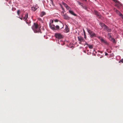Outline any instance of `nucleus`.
<instances>
[{"label": "nucleus", "mask_w": 123, "mask_h": 123, "mask_svg": "<svg viewBox=\"0 0 123 123\" xmlns=\"http://www.w3.org/2000/svg\"><path fill=\"white\" fill-rule=\"evenodd\" d=\"M32 28L35 33L40 32V30L38 28V25L37 24L34 23Z\"/></svg>", "instance_id": "obj_1"}, {"label": "nucleus", "mask_w": 123, "mask_h": 123, "mask_svg": "<svg viewBox=\"0 0 123 123\" xmlns=\"http://www.w3.org/2000/svg\"><path fill=\"white\" fill-rule=\"evenodd\" d=\"M28 13H27L25 15V16L23 17V19L25 21L26 23L28 24L29 26H31V25L30 23L31 21H29L28 22V20L27 19L28 18Z\"/></svg>", "instance_id": "obj_2"}, {"label": "nucleus", "mask_w": 123, "mask_h": 123, "mask_svg": "<svg viewBox=\"0 0 123 123\" xmlns=\"http://www.w3.org/2000/svg\"><path fill=\"white\" fill-rule=\"evenodd\" d=\"M87 31L90 35L91 37H96V35L93 32L88 29H87Z\"/></svg>", "instance_id": "obj_3"}, {"label": "nucleus", "mask_w": 123, "mask_h": 123, "mask_svg": "<svg viewBox=\"0 0 123 123\" xmlns=\"http://www.w3.org/2000/svg\"><path fill=\"white\" fill-rule=\"evenodd\" d=\"M55 37L58 39H60L62 38L63 37L61 34L60 33H55Z\"/></svg>", "instance_id": "obj_4"}, {"label": "nucleus", "mask_w": 123, "mask_h": 123, "mask_svg": "<svg viewBox=\"0 0 123 123\" xmlns=\"http://www.w3.org/2000/svg\"><path fill=\"white\" fill-rule=\"evenodd\" d=\"M98 38L103 43L106 44H108L107 41L103 38L102 37H98Z\"/></svg>", "instance_id": "obj_5"}, {"label": "nucleus", "mask_w": 123, "mask_h": 123, "mask_svg": "<svg viewBox=\"0 0 123 123\" xmlns=\"http://www.w3.org/2000/svg\"><path fill=\"white\" fill-rule=\"evenodd\" d=\"M114 10L115 11H116L117 14L120 16H121L122 18L123 19V15L119 11L117 10L116 9H114Z\"/></svg>", "instance_id": "obj_6"}, {"label": "nucleus", "mask_w": 123, "mask_h": 123, "mask_svg": "<svg viewBox=\"0 0 123 123\" xmlns=\"http://www.w3.org/2000/svg\"><path fill=\"white\" fill-rule=\"evenodd\" d=\"M104 29L106 30L108 32H111V29L108 27L107 26H105Z\"/></svg>", "instance_id": "obj_7"}, {"label": "nucleus", "mask_w": 123, "mask_h": 123, "mask_svg": "<svg viewBox=\"0 0 123 123\" xmlns=\"http://www.w3.org/2000/svg\"><path fill=\"white\" fill-rule=\"evenodd\" d=\"M68 11L72 15L76 16H77V14H75L73 11L69 10Z\"/></svg>", "instance_id": "obj_8"}, {"label": "nucleus", "mask_w": 123, "mask_h": 123, "mask_svg": "<svg viewBox=\"0 0 123 123\" xmlns=\"http://www.w3.org/2000/svg\"><path fill=\"white\" fill-rule=\"evenodd\" d=\"M63 16L64 18L66 20H68L70 19V17L66 14H64Z\"/></svg>", "instance_id": "obj_9"}, {"label": "nucleus", "mask_w": 123, "mask_h": 123, "mask_svg": "<svg viewBox=\"0 0 123 123\" xmlns=\"http://www.w3.org/2000/svg\"><path fill=\"white\" fill-rule=\"evenodd\" d=\"M94 12L95 15L98 16L99 18L100 16V14L96 10H95L94 11Z\"/></svg>", "instance_id": "obj_10"}, {"label": "nucleus", "mask_w": 123, "mask_h": 123, "mask_svg": "<svg viewBox=\"0 0 123 123\" xmlns=\"http://www.w3.org/2000/svg\"><path fill=\"white\" fill-rule=\"evenodd\" d=\"M78 38L79 41L80 42H83L84 41L83 38L80 36L78 37Z\"/></svg>", "instance_id": "obj_11"}, {"label": "nucleus", "mask_w": 123, "mask_h": 123, "mask_svg": "<svg viewBox=\"0 0 123 123\" xmlns=\"http://www.w3.org/2000/svg\"><path fill=\"white\" fill-rule=\"evenodd\" d=\"M50 26L51 29L52 30H56V29L55 28V26L54 25H50Z\"/></svg>", "instance_id": "obj_12"}, {"label": "nucleus", "mask_w": 123, "mask_h": 123, "mask_svg": "<svg viewBox=\"0 0 123 123\" xmlns=\"http://www.w3.org/2000/svg\"><path fill=\"white\" fill-rule=\"evenodd\" d=\"M111 33H108L107 35L108 37V39L110 40H111V38H112V37H111Z\"/></svg>", "instance_id": "obj_13"}, {"label": "nucleus", "mask_w": 123, "mask_h": 123, "mask_svg": "<svg viewBox=\"0 0 123 123\" xmlns=\"http://www.w3.org/2000/svg\"><path fill=\"white\" fill-rule=\"evenodd\" d=\"M65 25L66 27L65 29V30L66 31V32H67L69 31V29L68 28V26L67 25Z\"/></svg>", "instance_id": "obj_14"}, {"label": "nucleus", "mask_w": 123, "mask_h": 123, "mask_svg": "<svg viewBox=\"0 0 123 123\" xmlns=\"http://www.w3.org/2000/svg\"><path fill=\"white\" fill-rule=\"evenodd\" d=\"M46 14L45 12H42L40 15V16L41 17H43L44 15Z\"/></svg>", "instance_id": "obj_15"}, {"label": "nucleus", "mask_w": 123, "mask_h": 123, "mask_svg": "<svg viewBox=\"0 0 123 123\" xmlns=\"http://www.w3.org/2000/svg\"><path fill=\"white\" fill-rule=\"evenodd\" d=\"M99 25L102 27H104V28H105V26H106L103 23H100Z\"/></svg>", "instance_id": "obj_16"}, {"label": "nucleus", "mask_w": 123, "mask_h": 123, "mask_svg": "<svg viewBox=\"0 0 123 123\" xmlns=\"http://www.w3.org/2000/svg\"><path fill=\"white\" fill-rule=\"evenodd\" d=\"M78 4L80 5L82 7L84 6V4L80 2L77 1Z\"/></svg>", "instance_id": "obj_17"}, {"label": "nucleus", "mask_w": 123, "mask_h": 123, "mask_svg": "<svg viewBox=\"0 0 123 123\" xmlns=\"http://www.w3.org/2000/svg\"><path fill=\"white\" fill-rule=\"evenodd\" d=\"M111 41H112L113 43H116L115 39L113 38H111V40H110Z\"/></svg>", "instance_id": "obj_18"}, {"label": "nucleus", "mask_w": 123, "mask_h": 123, "mask_svg": "<svg viewBox=\"0 0 123 123\" xmlns=\"http://www.w3.org/2000/svg\"><path fill=\"white\" fill-rule=\"evenodd\" d=\"M37 9V8L35 7H31V10L34 11H35Z\"/></svg>", "instance_id": "obj_19"}, {"label": "nucleus", "mask_w": 123, "mask_h": 123, "mask_svg": "<svg viewBox=\"0 0 123 123\" xmlns=\"http://www.w3.org/2000/svg\"><path fill=\"white\" fill-rule=\"evenodd\" d=\"M82 7L84 9H85L86 10H87V7H86V6H83Z\"/></svg>", "instance_id": "obj_20"}, {"label": "nucleus", "mask_w": 123, "mask_h": 123, "mask_svg": "<svg viewBox=\"0 0 123 123\" xmlns=\"http://www.w3.org/2000/svg\"><path fill=\"white\" fill-rule=\"evenodd\" d=\"M88 47L90 49H92L93 48V46L92 45H89L88 46Z\"/></svg>", "instance_id": "obj_21"}, {"label": "nucleus", "mask_w": 123, "mask_h": 123, "mask_svg": "<svg viewBox=\"0 0 123 123\" xmlns=\"http://www.w3.org/2000/svg\"><path fill=\"white\" fill-rule=\"evenodd\" d=\"M56 30H57V29H59V26H58V25H56V28H55Z\"/></svg>", "instance_id": "obj_22"}, {"label": "nucleus", "mask_w": 123, "mask_h": 123, "mask_svg": "<svg viewBox=\"0 0 123 123\" xmlns=\"http://www.w3.org/2000/svg\"><path fill=\"white\" fill-rule=\"evenodd\" d=\"M66 8L67 9H68V10H69V9L70 8V7L69 6H67V7H66Z\"/></svg>", "instance_id": "obj_23"}, {"label": "nucleus", "mask_w": 123, "mask_h": 123, "mask_svg": "<svg viewBox=\"0 0 123 123\" xmlns=\"http://www.w3.org/2000/svg\"><path fill=\"white\" fill-rule=\"evenodd\" d=\"M17 13L18 15H19L20 13V11L19 10H18L17 11Z\"/></svg>", "instance_id": "obj_24"}, {"label": "nucleus", "mask_w": 123, "mask_h": 123, "mask_svg": "<svg viewBox=\"0 0 123 123\" xmlns=\"http://www.w3.org/2000/svg\"><path fill=\"white\" fill-rule=\"evenodd\" d=\"M64 5L66 7L67 6H68V5L66 4V3H65L64 4Z\"/></svg>", "instance_id": "obj_25"}, {"label": "nucleus", "mask_w": 123, "mask_h": 123, "mask_svg": "<svg viewBox=\"0 0 123 123\" xmlns=\"http://www.w3.org/2000/svg\"><path fill=\"white\" fill-rule=\"evenodd\" d=\"M114 1L115 2H117L118 1L117 0H112Z\"/></svg>", "instance_id": "obj_26"}, {"label": "nucleus", "mask_w": 123, "mask_h": 123, "mask_svg": "<svg viewBox=\"0 0 123 123\" xmlns=\"http://www.w3.org/2000/svg\"><path fill=\"white\" fill-rule=\"evenodd\" d=\"M58 21V20L57 19H55V22H57Z\"/></svg>", "instance_id": "obj_27"}, {"label": "nucleus", "mask_w": 123, "mask_h": 123, "mask_svg": "<svg viewBox=\"0 0 123 123\" xmlns=\"http://www.w3.org/2000/svg\"><path fill=\"white\" fill-rule=\"evenodd\" d=\"M83 32H84V35H85V31L84 30V29H83Z\"/></svg>", "instance_id": "obj_28"}, {"label": "nucleus", "mask_w": 123, "mask_h": 123, "mask_svg": "<svg viewBox=\"0 0 123 123\" xmlns=\"http://www.w3.org/2000/svg\"><path fill=\"white\" fill-rule=\"evenodd\" d=\"M108 54L106 52H105V55H108Z\"/></svg>", "instance_id": "obj_29"}, {"label": "nucleus", "mask_w": 123, "mask_h": 123, "mask_svg": "<svg viewBox=\"0 0 123 123\" xmlns=\"http://www.w3.org/2000/svg\"><path fill=\"white\" fill-rule=\"evenodd\" d=\"M120 61L121 62H122L123 63V59H121L120 60Z\"/></svg>", "instance_id": "obj_30"}, {"label": "nucleus", "mask_w": 123, "mask_h": 123, "mask_svg": "<svg viewBox=\"0 0 123 123\" xmlns=\"http://www.w3.org/2000/svg\"><path fill=\"white\" fill-rule=\"evenodd\" d=\"M86 44V45H87V46H88L89 45V44H88L87 43H86V44Z\"/></svg>", "instance_id": "obj_31"}, {"label": "nucleus", "mask_w": 123, "mask_h": 123, "mask_svg": "<svg viewBox=\"0 0 123 123\" xmlns=\"http://www.w3.org/2000/svg\"><path fill=\"white\" fill-rule=\"evenodd\" d=\"M39 20H40L42 22V19H41V18H39Z\"/></svg>", "instance_id": "obj_32"}, {"label": "nucleus", "mask_w": 123, "mask_h": 123, "mask_svg": "<svg viewBox=\"0 0 123 123\" xmlns=\"http://www.w3.org/2000/svg\"><path fill=\"white\" fill-rule=\"evenodd\" d=\"M19 18H20V19H21V20H22V19H23V18H21V17H19Z\"/></svg>", "instance_id": "obj_33"}, {"label": "nucleus", "mask_w": 123, "mask_h": 123, "mask_svg": "<svg viewBox=\"0 0 123 123\" xmlns=\"http://www.w3.org/2000/svg\"><path fill=\"white\" fill-rule=\"evenodd\" d=\"M79 44H81V42H79Z\"/></svg>", "instance_id": "obj_34"}, {"label": "nucleus", "mask_w": 123, "mask_h": 123, "mask_svg": "<svg viewBox=\"0 0 123 123\" xmlns=\"http://www.w3.org/2000/svg\"><path fill=\"white\" fill-rule=\"evenodd\" d=\"M84 36H85V37L86 38V35L85 34V36L84 35Z\"/></svg>", "instance_id": "obj_35"}, {"label": "nucleus", "mask_w": 123, "mask_h": 123, "mask_svg": "<svg viewBox=\"0 0 123 123\" xmlns=\"http://www.w3.org/2000/svg\"><path fill=\"white\" fill-rule=\"evenodd\" d=\"M100 53H102V51H100Z\"/></svg>", "instance_id": "obj_36"}, {"label": "nucleus", "mask_w": 123, "mask_h": 123, "mask_svg": "<svg viewBox=\"0 0 123 123\" xmlns=\"http://www.w3.org/2000/svg\"><path fill=\"white\" fill-rule=\"evenodd\" d=\"M63 25V26H62V28H63V26H64V25Z\"/></svg>", "instance_id": "obj_37"}, {"label": "nucleus", "mask_w": 123, "mask_h": 123, "mask_svg": "<svg viewBox=\"0 0 123 123\" xmlns=\"http://www.w3.org/2000/svg\"><path fill=\"white\" fill-rule=\"evenodd\" d=\"M84 0V1H87L86 0Z\"/></svg>", "instance_id": "obj_38"}, {"label": "nucleus", "mask_w": 123, "mask_h": 123, "mask_svg": "<svg viewBox=\"0 0 123 123\" xmlns=\"http://www.w3.org/2000/svg\"><path fill=\"white\" fill-rule=\"evenodd\" d=\"M53 20H52V23H53Z\"/></svg>", "instance_id": "obj_39"}, {"label": "nucleus", "mask_w": 123, "mask_h": 123, "mask_svg": "<svg viewBox=\"0 0 123 123\" xmlns=\"http://www.w3.org/2000/svg\"><path fill=\"white\" fill-rule=\"evenodd\" d=\"M51 1L52 2H53V1L52 0H51Z\"/></svg>", "instance_id": "obj_40"}, {"label": "nucleus", "mask_w": 123, "mask_h": 123, "mask_svg": "<svg viewBox=\"0 0 123 123\" xmlns=\"http://www.w3.org/2000/svg\"><path fill=\"white\" fill-rule=\"evenodd\" d=\"M103 57V56H102V57H100V58H101L102 57Z\"/></svg>", "instance_id": "obj_41"}]
</instances>
